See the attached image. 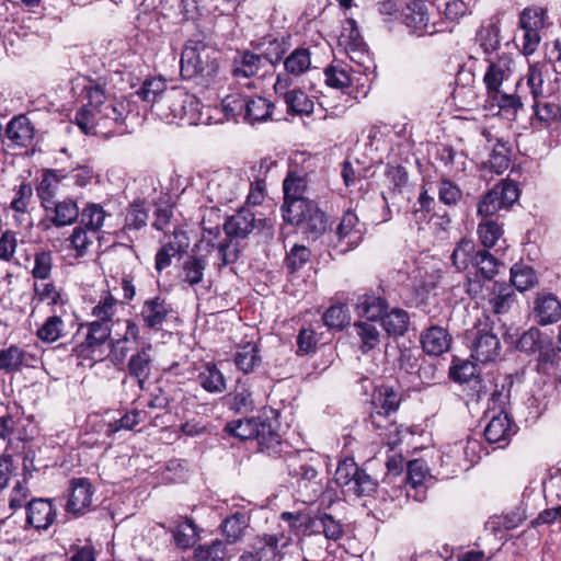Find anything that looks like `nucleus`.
<instances>
[{"instance_id": "f257e3e1", "label": "nucleus", "mask_w": 561, "mask_h": 561, "mask_svg": "<svg viewBox=\"0 0 561 561\" xmlns=\"http://www.w3.org/2000/svg\"><path fill=\"white\" fill-rule=\"evenodd\" d=\"M84 92L88 103L75 116V122L82 133L85 135H95L99 131L123 134L128 113L126 105L107 95L99 84L85 87Z\"/></svg>"}, {"instance_id": "f03ea898", "label": "nucleus", "mask_w": 561, "mask_h": 561, "mask_svg": "<svg viewBox=\"0 0 561 561\" xmlns=\"http://www.w3.org/2000/svg\"><path fill=\"white\" fill-rule=\"evenodd\" d=\"M218 55L217 49L204 43L187 44L181 55V76L208 87L218 73Z\"/></svg>"}, {"instance_id": "7ed1b4c3", "label": "nucleus", "mask_w": 561, "mask_h": 561, "mask_svg": "<svg viewBox=\"0 0 561 561\" xmlns=\"http://www.w3.org/2000/svg\"><path fill=\"white\" fill-rule=\"evenodd\" d=\"M156 114L167 123L179 122L186 125H198L202 121L199 100L180 87H171L157 102Z\"/></svg>"}, {"instance_id": "20e7f679", "label": "nucleus", "mask_w": 561, "mask_h": 561, "mask_svg": "<svg viewBox=\"0 0 561 561\" xmlns=\"http://www.w3.org/2000/svg\"><path fill=\"white\" fill-rule=\"evenodd\" d=\"M225 431L241 440L256 439L261 451L277 455L282 451V440L274 424L268 420L240 419L227 423Z\"/></svg>"}, {"instance_id": "39448f33", "label": "nucleus", "mask_w": 561, "mask_h": 561, "mask_svg": "<svg viewBox=\"0 0 561 561\" xmlns=\"http://www.w3.org/2000/svg\"><path fill=\"white\" fill-rule=\"evenodd\" d=\"M467 294L483 308L484 312L495 316L507 313L516 304V294L512 285L505 282L481 285L478 280H471Z\"/></svg>"}, {"instance_id": "423d86ee", "label": "nucleus", "mask_w": 561, "mask_h": 561, "mask_svg": "<svg viewBox=\"0 0 561 561\" xmlns=\"http://www.w3.org/2000/svg\"><path fill=\"white\" fill-rule=\"evenodd\" d=\"M282 214L284 220L290 225H305L306 231L313 238L325 231V214L321 211L317 204L309 198L284 201Z\"/></svg>"}, {"instance_id": "0eeeda50", "label": "nucleus", "mask_w": 561, "mask_h": 561, "mask_svg": "<svg viewBox=\"0 0 561 561\" xmlns=\"http://www.w3.org/2000/svg\"><path fill=\"white\" fill-rule=\"evenodd\" d=\"M334 480L344 492L356 496H368L377 489L376 479L360 469L357 463L350 458L341 461L335 470Z\"/></svg>"}, {"instance_id": "6e6552de", "label": "nucleus", "mask_w": 561, "mask_h": 561, "mask_svg": "<svg viewBox=\"0 0 561 561\" xmlns=\"http://www.w3.org/2000/svg\"><path fill=\"white\" fill-rule=\"evenodd\" d=\"M248 181L231 170L213 173L207 183L206 194L211 203L225 205L234 201L247 187Z\"/></svg>"}, {"instance_id": "1a4fd4ad", "label": "nucleus", "mask_w": 561, "mask_h": 561, "mask_svg": "<svg viewBox=\"0 0 561 561\" xmlns=\"http://www.w3.org/2000/svg\"><path fill=\"white\" fill-rule=\"evenodd\" d=\"M471 344V356L483 364L494 360L501 350L497 335L489 322V317L479 320L468 334Z\"/></svg>"}, {"instance_id": "9d476101", "label": "nucleus", "mask_w": 561, "mask_h": 561, "mask_svg": "<svg viewBox=\"0 0 561 561\" xmlns=\"http://www.w3.org/2000/svg\"><path fill=\"white\" fill-rule=\"evenodd\" d=\"M519 188L512 180H502L485 193L478 203V215L490 217L500 210H508L518 201Z\"/></svg>"}, {"instance_id": "9b49d317", "label": "nucleus", "mask_w": 561, "mask_h": 561, "mask_svg": "<svg viewBox=\"0 0 561 561\" xmlns=\"http://www.w3.org/2000/svg\"><path fill=\"white\" fill-rule=\"evenodd\" d=\"M270 229L271 225L266 218L256 217L250 208H241L227 218L224 230L229 238H247L253 231Z\"/></svg>"}, {"instance_id": "f8f14e48", "label": "nucleus", "mask_w": 561, "mask_h": 561, "mask_svg": "<svg viewBox=\"0 0 561 561\" xmlns=\"http://www.w3.org/2000/svg\"><path fill=\"white\" fill-rule=\"evenodd\" d=\"M293 79L287 75H277L274 89L284 98L288 112L297 115H310L313 112V101L300 89L289 90Z\"/></svg>"}, {"instance_id": "ddd939ff", "label": "nucleus", "mask_w": 561, "mask_h": 561, "mask_svg": "<svg viewBox=\"0 0 561 561\" xmlns=\"http://www.w3.org/2000/svg\"><path fill=\"white\" fill-rule=\"evenodd\" d=\"M94 490L87 478L72 479L65 510L73 517H80L93 510Z\"/></svg>"}, {"instance_id": "4468645a", "label": "nucleus", "mask_w": 561, "mask_h": 561, "mask_svg": "<svg viewBox=\"0 0 561 561\" xmlns=\"http://www.w3.org/2000/svg\"><path fill=\"white\" fill-rule=\"evenodd\" d=\"M489 66L483 77L488 95H497L501 92L502 84L507 81L513 73V58L510 54L496 55L494 59L488 58Z\"/></svg>"}, {"instance_id": "2eb2a0df", "label": "nucleus", "mask_w": 561, "mask_h": 561, "mask_svg": "<svg viewBox=\"0 0 561 561\" xmlns=\"http://www.w3.org/2000/svg\"><path fill=\"white\" fill-rule=\"evenodd\" d=\"M400 401V394L390 387H380L375 392L369 419L376 430L386 428V424L379 422V419L390 417L394 414L399 409Z\"/></svg>"}, {"instance_id": "dca6fc26", "label": "nucleus", "mask_w": 561, "mask_h": 561, "mask_svg": "<svg viewBox=\"0 0 561 561\" xmlns=\"http://www.w3.org/2000/svg\"><path fill=\"white\" fill-rule=\"evenodd\" d=\"M57 517V510L51 500L33 499L26 505V523L37 530L48 529Z\"/></svg>"}, {"instance_id": "f3484780", "label": "nucleus", "mask_w": 561, "mask_h": 561, "mask_svg": "<svg viewBox=\"0 0 561 561\" xmlns=\"http://www.w3.org/2000/svg\"><path fill=\"white\" fill-rule=\"evenodd\" d=\"M335 236L339 243H345V248H342L341 252L352 250L359 244L363 238V231L360 229L359 219L354 211L347 210L343 214L336 227Z\"/></svg>"}, {"instance_id": "a211bd4d", "label": "nucleus", "mask_w": 561, "mask_h": 561, "mask_svg": "<svg viewBox=\"0 0 561 561\" xmlns=\"http://www.w3.org/2000/svg\"><path fill=\"white\" fill-rule=\"evenodd\" d=\"M501 263L488 250H479L473 267L476 271L467 275L466 288L471 280H478L481 285L495 283Z\"/></svg>"}, {"instance_id": "6ab92c4d", "label": "nucleus", "mask_w": 561, "mask_h": 561, "mask_svg": "<svg viewBox=\"0 0 561 561\" xmlns=\"http://www.w3.org/2000/svg\"><path fill=\"white\" fill-rule=\"evenodd\" d=\"M514 434V423L508 413L494 414L484 428L485 439L501 447L506 446Z\"/></svg>"}, {"instance_id": "aec40b11", "label": "nucleus", "mask_w": 561, "mask_h": 561, "mask_svg": "<svg viewBox=\"0 0 561 561\" xmlns=\"http://www.w3.org/2000/svg\"><path fill=\"white\" fill-rule=\"evenodd\" d=\"M549 68L543 65H533L526 75L527 85L534 102L547 100L554 93V85L547 81Z\"/></svg>"}, {"instance_id": "412c9836", "label": "nucleus", "mask_w": 561, "mask_h": 561, "mask_svg": "<svg viewBox=\"0 0 561 561\" xmlns=\"http://www.w3.org/2000/svg\"><path fill=\"white\" fill-rule=\"evenodd\" d=\"M152 346L148 344L133 354L127 364L128 375L136 379L138 387L142 390L148 381L152 369Z\"/></svg>"}, {"instance_id": "4be33fe9", "label": "nucleus", "mask_w": 561, "mask_h": 561, "mask_svg": "<svg viewBox=\"0 0 561 561\" xmlns=\"http://www.w3.org/2000/svg\"><path fill=\"white\" fill-rule=\"evenodd\" d=\"M249 526L250 516L245 512H236L224 518L219 528L226 546L240 542L244 538Z\"/></svg>"}, {"instance_id": "5701e85b", "label": "nucleus", "mask_w": 561, "mask_h": 561, "mask_svg": "<svg viewBox=\"0 0 561 561\" xmlns=\"http://www.w3.org/2000/svg\"><path fill=\"white\" fill-rule=\"evenodd\" d=\"M451 336L442 325H431L421 334L423 351L428 355L438 356L449 350Z\"/></svg>"}, {"instance_id": "b1692460", "label": "nucleus", "mask_w": 561, "mask_h": 561, "mask_svg": "<svg viewBox=\"0 0 561 561\" xmlns=\"http://www.w3.org/2000/svg\"><path fill=\"white\" fill-rule=\"evenodd\" d=\"M45 210L49 220L56 227L72 225L80 215L78 204L72 198L55 201L46 206Z\"/></svg>"}, {"instance_id": "393cba45", "label": "nucleus", "mask_w": 561, "mask_h": 561, "mask_svg": "<svg viewBox=\"0 0 561 561\" xmlns=\"http://www.w3.org/2000/svg\"><path fill=\"white\" fill-rule=\"evenodd\" d=\"M534 317L541 325H548L561 321V302L551 295H539L535 300Z\"/></svg>"}, {"instance_id": "a878e982", "label": "nucleus", "mask_w": 561, "mask_h": 561, "mask_svg": "<svg viewBox=\"0 0 561 561\" xmlns=\"http://www.w3.org/2000/svg\"><path fill=\"white\" fill-rule=\"evenodd\" d=\"M169 308L164 299L154 297L147 299L140 311V318L144 325L151 330H160L161 325L165 322L169 314Z\"/></svg>"}, {"instance_id": "bb28decb", "label": "nucleus", "mask_w": 561, "mask_h": 561, "mask_svg": "<svg viewBox=\"0 0 561 561\" xmlns=\"http://www.w3.org/2000/svg\"><path fill=\"white\" fill-rule=\"evenodd\" d=\"M561 351L559 347L556 348L551 340L546 346L538 353L535 370L548 378H556L561 370Z\"/></svg>"}, {"instance_id": "cd10ccee", "label": "nucleus", "mask_w": 561, "mask_h": 561, "mask_svg": "<svg viewBox=\"0 0 561 561\" xmlns=\"http://www.w3.org/2000/svg\"><path fill=\"white\" fill-rule=\"evenodd\" d=\"M5 135L12 145L27 147L33 141L34 127L26 116L20 115L8 124Z\"/></svg>"}, {"instance_id": "c85d7f7f", "label": "nucleus", "mask_w": 561, "mask_h": 561, "mask_svg": "<svg viewBox=\"0 0 561 561\" xmlns=\"http://www.w3.org/2000/svg\"><path fill=\"white\" fill-rule=\"evenodd\" d=\"M285 73L288 78L300 77L312 66L311 51L306 47L294 49L283 61Z\"/></svg>"}, {"instance_id": "c756f323", "label": "nucleus", "mask_w": 561, "mask_h": 561, "mask_svg": "<svg viewBox=\"0 0 561 561\" xmlns=\"http://www.w3.org/2000/svg\"><path fill=\"white\" fill-rule=\"evenodd\" d=\"M511 163L510 149L506 144L501 140H496L492 145V151L486 161L481 163V171L485 174L486 172L502 174L508 168Z\"/></svg>"}, {"instance_id": "7c9ffc66", "label": "nucleus", "mask_w": 561, "mask_h": 561, "mask_svg": "<svg viewBox=\"0 0 561 561\" xmlns=\"http://www.w3.org/2000/svg\"><path fill=\"white\" fill-rule=\"evenodd\" d=\"M387 308V301L380 296L365 294L357 298L356 310L358 316L369 321L381 320Z\"/></svg>"}, {"instance_id": "2f4dec72", "label": "nucleus", "mask_w": 561, "mask_h": 561, "mask_svg": "<svg viewBox=\"0 0 561 561\" xmlns=\"http://www.w3.org/2000/svg\"><path fill=\"white\" fill-rule=\"evenodd\" d=\"M206 260L202 256H187L179 272V279L192 287L201 284L204 279Z\"/></svg>"}, {"instance_id": "473e14b6", "label": "nucleus", "mask_w": 561, "mask_h": 561, "mask_svg": "<svg viewBox=\"0 0 561 561\" xmlns=\"http://www.w3.org/2000/svg\"><path fill=\"white\" fill-rule=\"evenodd\" d=\"M478 251L472 240L460 239L450 256L453 265L459 272L466 271L470 265L473 266Z\"/></svg>"}, {"instance_id": "72a5a7b5", "label": "nucleus", "mask_w": 561, "mask_h": 561, "mask_svg": "<svg viewBox=\"0 0 561 561\" xmlns=\"http://www.w3.org/2000/svg\"><path fill=\"white\" fill-rule=\"evenodd\" d=\"M172 536L179 548H191L198 538L197 526L192 518L181 517L172 529Z\"/></svg>"}, {"instance_id": "f704fd0d", "label": "nucleus", "mask_w": 561, "mask_h": 561, "mask_svg": "<svg viewBox=\"0 0 561 561\" xmlns=\"http://www.w3.org/2000/svg\"><path fill=\"white\" fill-rule=\"evenodd\" d=\"M231 558L226 543L220 539L199 545L194 550V561H228Z\"/></svg>"}, {"instance_id": "c9c22d12", "label": "nucleus", "mask_w": 561, "mask_h": 561, "mask_svg": "<svg viewBox=\"0 0 561 561\" xmlns=\"http://www.w3.org/2000/svg\"><path fill=\"white\" fill-rule=\"evenodd\" d=\"M28 357L30 355L16 345L0 350V370L7 374L19 371L24 365H27Z\"/></svg>"}, {"instance_id": "e433bc0d", "label": "nucleus", "mask_w": 561, "mask_h": 561, "mask_svg": "<svg viewBox=\"0 0 561 561\" xmlns=\"http://www.w3.org/2000/svg\"><path fill=\"white\" fill-rule=\"evenodd\" d=\"M88 332L81 344L82 352L94 351L103 345L111 336L112 328L105 322L92 321L87 324Z\"/></svg>"}, {"instance_id": "4c0bfd02", "label": "nucleus", "mask_w": 561, "mask_h": 561, "mask_svg": "<svg viewBox=\"0 0 561 561\" xmlns=\"http://www.w3.org/2000/svg\"><path fill=\"white\" fill-rule=\"evenodd\" d=\"M381 322L388 334L403 335L408 331L410 316L401 308H393L389 312H385Z\"/></svg>"}, {"instance_id": "58836bf2", "label": "nucleus", "mask_w": 561, "mask_h": 561, "mask_svg": "<svg viewBox=\"0 0 561 561\" xmlns=\"http://www.w3.org/2000/svg\"><path fill=\"white\" fill-rule=\"evenodd\" d=\"M261 363L259 348L255 343L248 342L239 346L234 355V364L244 374H250Z\"/></svg>"}, {"instance_id": "ea45409f", "label": "nucleus", "mask_w": 561, "mask_h": 561, "mask_svg": "<svg viewBox=\"0 0 561 561\" xmlns=\"http://www.w3.org/2000/svg\"><path fill=\"white\" fill-rule=\"evenodd\" d=\"M549 341L537 328H530L518 337L516 348L528 355H538Z\"/></svg>"}, {"instance_id": "a19ab883", "label": "nucleus", "mask_w": 561, "mask_h": 561, "mask_svg": "<svg viewBox=\"0 0 561 561\" xmlns=\"http://www.w3.org/2000/svg\"><path fill=\"white\" fill-rule=\"evenodd\" d=\"M273 107L274 104L265 98H250L247 101L244 118L251 124L265 122L271 118Z\"/></svg>"}, {"instance_id": "79ce46f5", "label": "nucleus", "mask_w": 561, "mask_h": 561, "mask_svg": "<svg viewBox=\"0 0 561 561\" xmlns=\"http://www.w3.org/2000/svg\"><path fill=\"white\" fill-rule=\"evenodd\" d=\"M283 539L284 537L278 535H264L257 539L254 554L260 561H274L280 553V547L286 545L280 543Z\"/></svg>"}, {"instance_id": "37998d69", "label": "nucleus", "mask_w": 561, "mask_h": 561, "mask_svg": "<svg viewBox=\"0 0 561 561\" xmlns=\"http://www.w3.org/2000/svg\"><path fill=\"white\" fill-rule=\"evenodd\" d=\"M60 183V178L57 171H46L43 174V178L36 188L37 195L42 202V206L45 208L46 206L54 203L56 199V194L58 191V185Z\"/></svg>"}, {"instance_id": "c03bdc74", "label": "nucleus", "mask_w": 561, "mask_h": 561, "mask_svg": "<svg viewBox=\"0 0 561 561\" xmlns=\"http://www.w3.org/2000/svg\"><path fill=\"white\" fill-rule=\"evenodd\" d=\"M198 382L208 392L219 393L226 390L222 373L214 364H208L198 374Z\"/></svg>"}, {"instance_id": "a18cd8bd", "label": "nucleus", "mask_w": 561, "mask_h": 561, "mask_svg": "<svg viewBox=\"0 0 561 561\" xmlns=\"http://www.w3.org/2000/svg\"><path fill=\"white\" fill-rule=\"evenodd\" d=\"M262 64V56L244 51L233 61L232 75L236 78H250L257 73Z\"/></svg>"}, {"instance_id": "49530a36", "label": "nucleus", "mask_w": 561, "mask_h": 561, "mask_svg": "<svg viewBox=\"0 0 561 561\" xmlns=\"http://www.w3.org/2000/svg\"><path fill=\"white\" fill-rule=\"evenodd\" d=\"M149 209L144 201L131 203L125 215L124 230L134 231L144 228L148 221Z\"/></svg>"}, {"instance_id": "de8ad7c7", "label": "nucleus", "mask_w": 561, "mask_h": 561, "mask_svg": "<svg viewBox=\"0 0 561 561\" xmlns=\"http://www.w3.org/2000/svg\"><path fill=\"white\" fill-rule=\"evenodd\" d=\"M311 528L328 539L337 540L343 534L341 524L329 514H319L311 519Z\"/></svg>"}, {"instance_id": "09e8293b", "label": "nucleus", "mask_w": 561, "mask_h": 561, "mask_svg": "<svg viewBox=\"0 0 561 561\" xmlns=\"http://www.w3.org/2000/svg\"><path fill=\"white\" fill-rule=\"evenodd\" d=\"M511 283L517 290L525 291L535 286L537 276L533 267L517 263L511 268Z\"/></svg>"}, {"instance_id": "8fccbe9b", "label": "nucleus", "mask_w": 561, "mask_h": 561, "mask_svg": "<svg viewBox=\"0 0 561 561\" xmlns=\"http://www.w3.org/2000/svg\"><path fill=\"white\" fill-rule=\"evenodd\" d=\"M170 88L161 78L148 79L144 82L138 95L146 102L151 103L152 111H157V102L168 92Z\"/></svg>"}, {"instance_id": "3c124183", "label": "nucleus", "mask_w": 561, "mask_h": 561, "mask_svg": "<svg viewBox=\"0 0 561 561\" xmlns=\"http://www.w3.org/2000/svg\"><path fill=\"white\" fill-rule=\"evenodd\" d=\"M121 302L110 293H104L99 302L92 309V316L96 318V322H105L110 324L116 314L117 307Z\"/></svg>"}, {"instance_id": "603ef678", "label": "nucleus", "mask_w": 561, "mask_h": 561, "mask_svg": "<svg viewBox=\"0 0 561 561\" xmlns=\"http://www.w3.org/2000/svg\"><path fill=\"white\" fill-rule=\"evenodd\" d=\"M428 20L424 4L414 1L412 5L407 7L404 22L407 26L412 27L415 32H427Z\"/></svg>"}, {"instance_id": "864d4df0", "label": "nucleus", "mask_w": 561, "mask_h": 561, "mask_svg": "<svg viewBox=\"0 0 561 561\" xmlns=\"http://www.w3.org/2000/svg\"><path fill=\"white\" fill-rule=\"evenodd\" d=\"M106 211L99 204L90 203L81 213V222L93 233L99 231L103 226Z\"/></svg>"}, {"instance_id": "5fc2aeb1", "label": "nucleus", "mask_w": 561, "mask_h": 561, "mask_svg": "<svg viewBox=\"0 0 561 561\" xmlns=\"http://www.w3.org/2000/svg\"><path fill=\"white\" fill-rule=\"evenodd\" d=\"M546 14L542 8H526L519 16L520 28L540 32L546 25Z\"/></svg>"}, {"instance_id": "6e6d98bb", "label": "nucleus", "mask_w": 561, "mask_h": 561, "mask_svg": "<svg viewBox=\"0 0 561 561\" xmlns=\"http://www.w3.org/2000/svg\"><path fill=\"white\" fill-rule=\"evenodd\" d=\"M427 474L428 468L423 460L414 459L408 462L405 480L411 489L419 492V489L423 488Z\"/></svg>"}, {"instance_id": "4d7b16f0", "label": "nucleus", "mask_w": 561, "mask_h": 561, "mask_svg": "<svg viewBox=\"0 0 561 561\" xmlns=\"http://www.w3.org/2000/svg\"><path fill=\"white\" fill-rule=\"evenodd\" d=\"M534 115L545 126L559 122V103L539 100L533 103Z\"/></svg>"}, {"instance_id": "13d9d810", "label": "nucleus", "mask_w": 561, "mask_h": 561, "mask_svg": "<svg viewBox=\"0 0 561 561\" xmlns=\"http://www.w3.org/2000/svg\"><path fill=\"white\" fill-rule=\"evenodd\" d=\"M355 330L357 335L360 337V348L364 353L373 350L379 344V331L377 327L371 322H357L355 323Z\"/></svg>"}, {"instance_id": "bf43d9fd", "label": "nucleus", "mask_w": 561, "mask_h": 561, "mask_svg": "<svg viewBox=\"0 0 561 561\" xmlns=\"http://www.w3.org/2000/svg\"><path fill=\"white\" fill-rule=\"evenodd\" d=\"M307 181L304 176L289 172L283 182L284 201L306 198Z\"/></svg>"}, {"instance_id": "052dcab7", "label": "nucleus", "mask_w": 561, "mask_h": 561, "mask_svg": "<svg viewBox=\"0 0 561 561\" xmlns=\"http://www.w3.org/2000/svg\"><path fill=\"white\" fill-rule=\"evenodd\" d=\"M437 195L439 202L447 206H455L462 199V191L449 179H442L438 182Z\"/></svg>"}, {"instance_id": "680f3d73", "label": "nucleus", "mask_w": 561, "mask_h": 561, "mask_svg": "<svg viewBox=\"0 0 561 561\" xmlns=\"http://www.w3.org/2000/svg\"><path fill=\"white\" fill-rule=\"evenodd\" d=\"M478 42L485 55L495 53L501 45L499 27L494 24L482 27L478 33Z\"/></svg>"}, {"instance_id": "e2e57ef3", "label": "nucleus", "mask_w": 561, "mask_h": 561, "mask_svg": "<svg viewBox=\"0 0 561 561\" xmlns=\"http://www.w3.org/2000/svg\"><path fill=\"white\" fill-rule=\"evenodd\" d=\"M329 329L342 330L350 322L348 310L343 305L331 306L322 317Z\"/></svg>"}, {"instance_id": "0e129e2a", "label": "nucleus", "mask_w": 561, "mask_h": 561, "mask_svg": "<svg viewBox=\"0 0 561 561\" xmlns=\"http://www.w3.org/2000/svg\"><path fill=\"white\" fill-rule=\"evenodd\" d=\"M325 83L339 90H344L352 84L351 73L341 66H329L324 69Z\"/></svg>"}, {"instance_id": "69168bd1", "label": "nucleus", "mask_w": 561, "mask_h": 561, "mask_svg": "<svg viewBox=\"0 0 561 561\" xmlns=\"http://www.w3.org/2000/svg\"><path fill=\"white\" fill-rule=\"evenodd\" d=\"M478 236L480 242L485 248H492L503 233L502 227L494 220H483L478 226Z\"/></svg>"}, {"instance_id": "338daca9", "label": "nucleus", "mask_w": 561, "mask_h": 561, "mask_svg": "<svg viewBox=\"0 0 561 561\" xmlns=\"http://www.w3.org/2000/svg\"><path fill=\"white\" fill-rule=\"evenodd\" d=\"M62 328V319L58 316H51L37 330V337L46 343L56 342L61 336Z\"/></svg>"}, {"instance_id": "774afa93", "label": "nucleus", "mask_w": 561, "mask_h": 561, "mask_svg": "<svg viewBox=\"0 0 561 561\" xmlns=\"http://www.w3.org/2000/svg\"><path fill=\"white\" fill-rule=\"evenodd\" d=\"M310 250L301 244H295L285 257V266L290 273L300 270L309 260Z\"/></svg>"}]
</instances>
